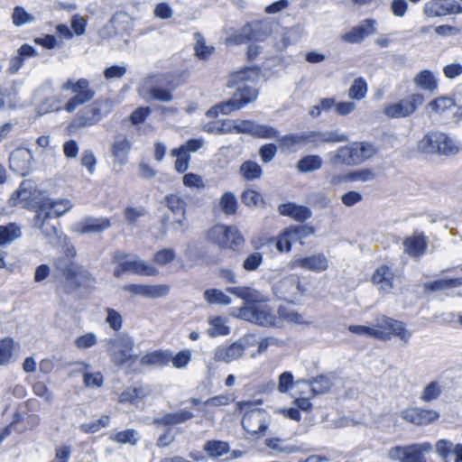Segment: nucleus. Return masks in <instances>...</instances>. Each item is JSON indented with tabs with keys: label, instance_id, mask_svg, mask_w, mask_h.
<instances>
[{
	"label": "nucleus",
	"instance_id": "36",
	"mask_svg": "<svg viewBox=\"0 0 462 462\" xmlns=\"http://www.w3.org/2000/svg\"><path fill=\"white\" fill-rule=\"evenodd\" d=\"M226 291L242 299L245 305L252 304L260 298L259 291L248 286L227 287Z\"/></svg>",
	"mask_w": 462,
	"mask_h": 462
},
{
	"label": "nucleus",
	"instance_id": "27",
	"mask_svg": "<svg viewBox=\"0 0 462 462\" xmlns=\"http://www.w3.org/2000/svg\"><path fill=\"white\" fill-rule=\"evenodd\" d=\"M394 273L387 265L378 267L373 276L372 281L374 284L379 285L380 290L390 291L393 288Z\"/></svg>",
	"mask_w": 462,
	"mask_h": 462
},
{
	"label": "nucleus",
	"instance_id": "60",
	"mask_svg": "<svg viewBox=\"0 0 462 462\" xmlns=\"http://www.w3.org/2000/svg\"><path fill=\"white\" fill-rule=\"evenodd\" d=\"M263 257L259 252L250 254L243 262V268L246 272H254L263 263Z\"/></svg>",
	"mask_w": 462,
	"mask_h": 462
},
{
	"label": "nucleus",
	"instance_id": "51",
	"mask_svg": "<svg viewBox=\"0 0 462 462\" xmlns=\"http://www.w3.org/2000/svg\"><path fill=\"white\" fill-rule=\"evenodd\" d=\"M375 173L372 169H361L348 172L343 180L346 181H371L374 180Z\"/></svg>",
	"mask_w": 462,
	"mask_h": 462
},
{
	"label": "nucleus",
	"instance_id": "33",
	"mask_svg": "<svg viewBox=\"0 0 462 462\" xmlns=\"http://www.w3.org/2000/svg\"><path fill=\"white\" fill-rule=\"evenodd\" d=\"M323 160L318 154H309L301 157L297 164L296 169L300 173H310L322 168Z\"/></svg>",
	"mask_w": 462,
	"mask_h": 462
},
{
	"label": "nucleus",
	"instance_id": "13",
	"mask_svg": "<svg viewBox=\"0 0 462 462\" xmlns=\"http://www.w3.org/2000/svg\"><path fill=\"white\" fill-rule=\"evenodd\" d=\"M273 292L280 300L294 302L305 292V289L300 285L298 275L290 274L273 285Z\"/></svg>",
	"mask_w": 462,
	"mask_h": 462
},
{
	"label": "nucleus",
	"instance_id": "44",
	"mask_svg": "<svg viewBox=\"0 0 462 462\" xmlns=\"http://www.w3.org/2000/svg\"><path fill=\"white\" fill-rule=\"evenodd\" d=\"M167 208L176 216L186 213L187 202L177 194H168L164 198Z\"/></svg>",
	"mask_w": 462,
	"mask_h": 462
},
{
	"label": "nucleus",
	"instance_id": "14",
	"mask_svg": "<svg viewBox=\"0 0 462 462\" xmlns=\"http://www.w3.org/2000/svg\"><path fill=\"white\" fill-rule=\"evenodd\" d=\"M103 118L99 106L92 104L79 110L68 125L70 133L97 125Z\"/></svg>",
	"mask_w": 462,
	"mask_h": 462
},
{
	"label": "nucleus",
	"instance_id": "20",
	"mask_svg": "<svg viewBox=\"0 0 462 462\" xmlns=\"http://www.w3.org/2000/svg\"><path fill=\"white\" fill-rule=\"evenodd\" d=\"M376 21L374 19H365L357 26L353 27L348 32L341 36L343 42L348 43H359L365 38L375 33Z\"/></svg>",
	"mask_w": 462,
	"mask_h": 462
},
{
	"label": "nucleus",
	"instance_id": "9",
	"mask_svg": "<svg viewBox=\"0 0 462 462\" xmlns=\"http://www.w3.org/2000/svg\"><path fill=\"white\" fill-rule=\"evenodd\" d=\"M62 90H70L74 96L70 97L64 106V109L71 113L79 106L91 101L95 97V91L90 88L87 79H79L77 81L69 79L62 86Z\"/></svg>",
	"mask_w": 462,
	"mask_h": 462
},
{
	"label": "nucleus",
	"instance_id": "59",
	"mask_svg": "<svg viewBox=\"0 0 462 462\" xmlns=\"http://www.w3.org/2000/svg\"><path fill=\"white\" fill-rule=\"evenodd\" d=\"M242 202L248 207L258 206L263 203V195L254 189H246L241 195Z\"/></svg>",
	"mask_w": 462,
	"mask_h": 462
},
{
	"label": "nucleus",
	"instance_id": "8",
	"mask_svg": "<svg viewBox=\"0 0 462 462\" xmlns=\"http://www.w3.org/2000/svg\"><path fill=\"white\" fill-rule=\"evenodd\" d=\"M208 239L220 248L239 250L245 245V238L234 226L216 225L208 233Z\"/></svg>",
	"mask_w": 462,
	"mask_h": 462
},
{
	"label": "nucleus",
	"instance_id": "61",
	"mask_svg": "<svg viewBox=\"0 0 462 462\" xmlns=\"http://www.w3.org/2000/svg\"><path fill=\"white\" fill-rule=\"evenodd\" d=\"M176 257L175 251L171 248H164L156 252L153 255V262L159 265H166L171 263Z\"/></svg>",
	"mask_w": 462,
	"mask_h": 462
},
{
	"label": "nucleus",
	"instance_id": "22",
	"mask_svg": "<svg viewBox=\"0 0 462 462\" xmlns=\"http://www.w3.org/2000/svg\"><path fill=\"white\" fill-rule=\"evenodd\" d=\"M132 150V143L124 135H116L111 145V154L115 164L123 166L127 163L129 153Z\"/></svg>",
	"mask_w": 462,
	"mask_h": 462
},
{
	"label": "nucleus",
	"instance_id": "24",
	"mask_svg": "<svg viewBox=\"0 0 462 462\" xmlns=\"http://www.w3.org/2000/svg\"><path fill=\"white\" fill-rule=\"evenodd\" d=\"M295 383L296 385L303 383L309 386L312 396L324 394L328 393L332 386V382L330 379L324 374H319L310 379L297 380Z\"/></svg>",
	"mask_w": 462,
	"mask_h": 462
},
{
	"label": "nucleus",
	"instance_id": "15",
	"mask_svg": "<svg viewBox=\"0 0 462 462\" xmlns=\"http://www.w3.org/2000/svg\"><path fill=\"white\" fill-rule=\"evenodd\" d=\"M241 423L246 432L260 436L268 428V414L263 409H252L244 414Z\"/></svg>",
	"mask_w": 462,
	"mask_h": 462
},
{
	"label": "nucleus",
	"instance_id": "56",
	"mask_svg": "<svg viewBox=\"0 0 462 462\" xmlns=\"http://www.w3.org/2000/svg\"><path fill=\"white\" fill-rule=\"evenodd\" d=\"M137 432L133 429L119 431L110 437V439L121 444L135 445L138 439L136 438Z\"/></svg>",
	"mask_w": 462,
	"mask_h": 462
},
{
	"label": "nucleus",
	"instance_id": "48",
	"mask_svg": "<svg viewBox=\"0 0 462 462\" xmlns=\"http://www.w3.org/2000/svg\"><path fill=\"white\" fill-rule=\"evenodd\" d=\"M278 314L282 319L289 323L300 325L307 324V322L304 320L303 316L290 307L280 306L278 309Z\"/></svg>",
	"mask_w": 462,
	"mask_h": 462
},
{
	"label": "nucleus",
	"instance_id": "35",
	"mask_svg": "<svg viewBox=\"0 0 462 462\" xmlns=\"http://www.w3.org/2000/svg\"><path fill=\"white\" fill-rule=\"evenodd\" d=\"M414 85L426 91H434L438 88V80L430 69L420 70L413 79Z\"/></svg>",
	"mask_w": 462,
	"mask_h": 462
},
{
	"label": "nucleus",
	"instance_id": "30",
	"mask_svg": "<svg viewBox=\"0 0 462 462\" xmlns=\"http://www.w3.org/2000/svg\"><path fill=\"white\" fill-rule=\"evenodd\" d=\"M124 263V270L126 272H131L139 275H148V276H155L159 273L158 269L154 266L145 263L141 259H135L133 261H125Z\"/></svg>",
	"mask_w": 462,
	"mask_h": 462
},
{
	"label": "nucleus",
	"instance_id": "53",
	"mask_svg": "<svg viewBox=\"0 0 462 462\" xmlns=\"http://www.w3.org/2000/svg\"><path fill=\"white\" fill-rule=\"evenodd\" d=\"M441 394V387L439 383L436 381L430 382L428 385L423 389L420 400L425 402H430L434 400H437Z\"/></svg>",
	"mask_w": 462,
	"mask_h": 462
},
{
	"label": "nucleus",
	"instance_id": "18",
	"mask_svg": "<svg viewBox=\"0 0 462 462\" xmlns=\"http://www.w3.org/2000/svg\"><path fill=\"white\" fill-rule=\"evenodd\" d=\"M33 156L30 150L19 148L14 150L9 157L10 169L21 176L30 173L32 169Z\"/></svg>",
	"mask_w": 462,
	"mask_h": 462
},
{
	"label": "nucleus",
	"instance_id": "46",
	"mask_svg": "<svg viewBox=\"0 0 462 462\" xmlns=\"http://www.w3.org/2000/svg\"><path fill=\"white\" fill-rule=\"evenodd\" d=\"M219 207L225 215H235L237 210V199L236 196L230 191L225 192L220 199Z\"/></svg>",
	"mask_w": 462,
	"mask_h": 462
},
{
	"label": "nucleus",
	"instance_id": "21",
	"mask_svg": "<svg viewBox=\"0 0 462 462\" xmlns=\"http://www.w3.org/2000/svg\"><path fill=\"white\" fill-rule=\"evenodd\" d=\"M245 350V344L242 340L229 346H219L215 349L214 359L217 362L230 363L240 358Z\"/></svg>",
	"mask_w": 462,
	"mask_h": 462
},
{
	"label": "nucleus",
	"instance_id": "16",
	"mask_svg": "<svg viewBox=\"0 0 462 462\" xmlns=\"http://www.w3.org/2000/svg\"><path fill=\"white\" fill-rule=\"evenodd\" d=\"M36 214L33 217V226L42 231L43 237L47 243L52 246L60 244L62 233L58 229L57 226L51 224L52 218L50 217V213H40L35 211Z\"/></svg>",
	"mask_w": 462,
	"mask_h": 462
},
{
	"label": "nucleus",
	"instance_id": "54",
	"mask_svg": "<svg viewBox=\"0 0 462 462\" xmlns=\"http://www.w3.org/2000/svg\"><path fill=\"white\" fill-rule=\"evenodd\" d=\"M14 341L10 337H5L0 341V366L10 363L13 355Z\"/></svg>",
	"mask_w": 462,
	"mask_h": 462
},
{
	"label": "nucleus",
	"instance_id": "62",
	"mask_svg": "<svg viewBox=\"0 0 462 462\" xmlns=\"http://www.w3.org/2000/svg\"><path fill=\"white\" fill-rule=\"evenodd\" d=\"M97 343V338L95 333L88 332L80 337H78L75 340V346L79 349H87Z\"/></svg>",
	"mask_w": 462,
	"mask_h": 462
},
{
	"label": "nucleus",
	"instance_id": "52",
	"mask_svg": "<svg viewBox=\"0 0 462 462\" xmlns=\"http://www.w3.org/2000/svg\"><path fill=\"white\" fill-rule=\"evenodd\" d=\"M171 287L167 284L149 285L145 284L144 298L158 299L167 296Z\"/></svg>",
	"mask_w": 462,
	"mask_h": 462
},
{
	"label": "nucleus",
	"instance_id": "28",
	"mask_svg": "<svg viewBox=\"0 0 462 462\" xmlns=\"http://www.w3.org/2000/svg\"><path fill=\"white\" fill-rule=\"evenodd\" d=\"M246 31L249 32L251 41L263 42L271 35L273 28L269 23L254 21L245 23Z\"/></svg>",
	"mask_w": 462,
	"mask_h": 462
},
{
	"label": "nucleus",
	"instance_id": "58",
	"mask_svg": "<svg viewBox=\"0 0 462 462\" xmlns=\"http://www.w3.org/2000/svg\"><path fill=\"white\" fill-rule=\"evenodd\" d=\"M171 156L176 157L174 168L179 173L185 172L189 168V162L190 160L189 154H185L178 151L177 148L171 150Z\"/></svg>",
	"mask_w": 462,
	"mask_h": 462
},
{
	"label": "nucleus",
	"instance_id": "19",
	"mask_svg": "<svg viewBox=\"0 0 462 462\" xmlns=\"http://www.w3.org/2000/svg\"><path fill=\"white\" fill-rule=\"evenodd\" d=\"M401 416L407 422L421 426L437 420L439 418V413L430 409L411 407L404 409Z\"/></svg>",
	"mask_w": 462,
	"mask_h": 462
},
{
	"label": "nucleus",
	"instance_id": "37",
	"mask_svg": "<svg viewBox=\"0 0 462 462\" xmlns=\"http://www.w3.org/2000/svg\"><path fill=\"white\" fill-rule=\"evenodd\" d=\"M204 452L211 458H217L227 454L230 450L229 444L223 440H207L203 446Z\"/></svg>",
	"mask_w": 462,
	"mask_h": 462
},
{
	"label": "nucleus",
	"instance_id": "26",
	"mask_svg": "<svg viewBox=\"0 0 462 462\" xmlns=\"http://www.w3.org/2000/svg\"><path fill=\"white\" fill-rule=\"evenodd\" d=\"M111 226L107 217H87L79 224V231L82 234L100 233Z\"/></svg>",
	"mask_w": 462,
	"mask_h": 462
},
{
	"label": "nucleus",
	"instance_id": "49",
	"mask_svg": "<svg viewBox=\"0 0 462 462\" xmlns=\"http://www.w3.org/2000/svg\"><path fill=\"white\" fill-rule=\"evenodd\" d=\"M265 445L270 449L286 454H291L298 450L296 447L288 445L284 439L279 438L266 439Z\"/></svg>",
	"mask_w": 462,
	"mask_h": 462
},
{
	"label": "nucleus",
	"instance_id": "10",
	"mask_svg": "<svg viewBox=\"0 0 462 462\" xmlns=\"http://www.w3.org/2000/svg\"><path fill=\"white\" fill-rule=\"evenodd\" d=\"M258 94L259 92L256 88L242 83L236 88L235 93L228 100L218 103L221 114L228 115L243 108L248 104L254 102L258 97Z\"/></svg>",
	"mask_w": 462,
	"mask_h": 462
},
{
	"label": "nucleus",
	"instance_id": "40",
	"mask_svg": "<svg viewBox=\"0 0 462 462\" xmlns=\"http://www.w3.org/2000/svg\"><path fill=\"white\" fill-rule=\"evenodd\" d=\"M204 299L209 304L227 306L232 303L231 298L218 289L206 290Z\"/></svg>",
	"mask_w": 462,
	"mask_h": 462
},
{
	"label": "nucleus",
	"instance_id": "43",
	"mask_svg": "<svg viewBox=\"0 0 462 462\" xmlns=\"http://www.w3.org/2000/svg\"><path fill=\"white\" fill-rule=\"evenodd\" d=\"M20 227L14 223L0 226V245L10 244L16 238L20 237Z\"/></svg>",
	"mask_w": 462,
	"mask_h": 462
},
{
	"label": "nucleus",
	"instance_id": "4",
	"mask_svg": "<svg viewBox=\"0 0 462 462\" xmlns=\"http://www.w3.org/2000/svg\"><path fill=\"white\" fill-rule=\"evenodd\" d=\"M377 153L374 144L367 142H355L339 147L331 154L330 162L334 165L354 166L371 159Z\"/></svg>",
	"mask_w": 462,
	"mask_h": 462
},
{
	"label": "nucleus",
	"instance_id": "17",
	"mask_svg": "<svg viewBox=\"0 0 462 462\" xmlns=\"http://www.w3.org/2000/svg\"><path fill=\"white\" fill-rule=\"evenodd\" d=\"M423 11L428 17H442L448 14H461L462 7L456 1L430 0L424 5Z\"/></svg>",
	"mask_w": 462,
	"mask_h": 462
},
{
	"label": "nucleus",
	"instance_id": "6",
	"mask_svg": "<svg viewBox=\"0 0 462 462\" xmlns=\"http://www.w3.org/2000/svg\"><path fill=\"white\" fill-rule=\"evenodd\" d=\"M420 152L430 154L453 155L458 152V147L446 134L439 131L429 132L419 142Z\"/></svg>",
	"mask_w": 462,
	"mask_h": 462
},
{
	"label": "nucleus",
	"instance_id": "47",
	"mask_svg": "<svg viewBox=\"0 0 462 462\" xmlns=\"http://www.w3.org/2000/svg\"><path fill=\"white\" fill-rule=\"evenodd\" d=\"M366 93L367 84L365 80L362 77L355 79L348 89V97L354 100H361L365 97Z\"/></svg>",
	"mask_w": 462,
	"mask_h": 462
},
{
	"label": "nucleus",
	"instance_id": "11",
	"mask_svg": "<svg viewBox=\"0 0 462 462\" xmlns=\"http://www.w3.org/2000/svg\"><path fill=\"white\" fill-rule=\"evenodd\" d=\"M425 97L420 93H413L396 103L386 106L383 113L390 118H403L414 114L423 105Z\"/></svg>",
	"mask_w": 462,
	"mask_h": 462
},
{
	"label": "nucleus",
	"instance_id": "38",
	"mask_svg": "<svg viewBox=\"0 0 462 462\" xmlns=\"http://www.w3.org/2000/svg\"><path fill=\"white\" fill-rule=\"evenodd\" d=\"M455 106L456 102L453 97L449 96H440L432 99L427 105V108L438 115H441Z\"/></svg>",
	"mask_w": 462,
	"mask_h": 462
},
{
	"label": "nucleus",
	"instance_id": "63",
	"mask_svg": "<svg viewBox=\"0 0 462 462\" xmlns=\"http://www.w3.org/2000/svg\"><path fill=\"white\" fill-rule=\"evenodd\" d=\"M454 445L452 441L448 439H439L436 443V451L438 455L444 460V462H448V457L453 452Z\"/></svg>",
	"mask_w": 462,
	"mask_h": 462
},
{
	"label": "nucleus",
	"instance_id": "45",
	"mask_svg": "<svg viewBox=\"0 0 462 462\" xmlns=\"http://www.w3.org/2000/svg\"><path fill=\"white\" fill-rule=\"evenodd\" d=\"M286 229L279 234L277 237L268 239L269 244H275V247L279 253H289L291 250L293 241Z\"/></svg>",
	"mask_w": 462,
	"mask_h": 462
},
{
	"label": "nucleus",
	"instance_id": "34",
	"mask_svg": "<svg viewBox=\"0 0 462 462\" xmlns=\"http://www.w3.org/2000/svg\"><path fill=\"white\" fill-rule=\"evenodd\" d=\"M171 360V352L169 350H155L144 355L141 358L143 365L165 366Z\"/></svg>",
	"mask_w": 462,
	"mask_h": 462
},
{
	"label": "nucleus",
	"instance_id": "1",
	"mask_svg": "<svg viewBox=\"0 0 462 462\" xmlns=\"http://www.w3.org/2000/svg\"><path fill=\"white\" fill-rule=\"evenodd\" d=\"M11 199H17L20 202H23L24 206L32 207L40 213H50V217L52 219L63 216L73 207L69 199L52 200L50 198H42V192L31 180H23Z\"/></svg>",
	"mask_w": 462,
	"mask_h": 462
},
{
	"label": "nucleus",
	"instance_id": "39",
	"mask_svg": "<svg viewBox=\"0 0 462 462\" xmlns=\"http://www.w3.org/2000/svg\"><path fill=\"white\" fill-rule=\"evenodd\" d=\"M291 236V240L303 244L302 240L315 233V227L309 225L291 226L285 228Z\"/></svg>",
	"mask_w": 462,
	"mask_h": 462
},
{
	"label": "nucleus",
	"instance_id": "32",
	"mask_svg": "<svg viewBox=\"0 0 462 462\" xmlns=\"http://www.w3.org/2000/svg\"><path fill=\"white\" fill-rule=\"evenodd\" d=\"M404 251L411 257L423 254L427 248L426 238L423 235L407 237L403 241Z\"/></svg>",
	"mask_w": 462,
	"mask_h": 462
},
{
	"label": "nucleus",
	"instance_id": "55",
	"mask_svg": "<svg viewBox=\"0 0 462 462\" xmlns=\"http://www.w3.org/2000/svg\"><path fill=\"white\" fill-rule=\"evenodd\" d=\"M12 19L15 26H22L25 23H32L35 20L34 16L27 13L22 6L14 7Z\"/></svg>",
	"mask_w": 462,
	"mask_h": 462
},
{
	"label": "nucleus",
	"instance_id": "25",
	"mask_svg": "<svg viewBox=\"0 0 462 462\" xmlns=\"http://www.w3.org/2000/svg\"><path fill=\"white\" fill-rule=\"evenodd\" d=\"M194 418V413L188 410H180L176 412L166 413L153 420V424L160 426H173L185 423Z\"/></svg>",
	"mask_w": 462,
	"mask_h": 462
},
{
	"label": "nucleus",
	"instance_id": "42",
	"mask_svg": "<svg viewBox=\"0 0 462 462\" xmlns=\"http://www.w3.org/2000/svg\"><path fill=\"white\" fill-rule=\"evenodd\" d=\"M239 171L246 180L260 179L263 173L261 166L254 161H245L240 166Z\"/></svg>",
	"mask_w": 462,
	"mask_h": 462
},
{
	"label": "nucleus",
	"instance_id": "57",
	"mask_svg": "<svg viewBox=\"0 0 462 462\" xmlns=\"http://www.w3.org/2000/svg\"><path fill=\"white\" fill-rule=\"evenodd\" d=\"M251 42L249 32H245V24L239 30L234 32L226 38V45H241Z\"/></svg>",
	"mask_w": 462,
	"mask_h": 462
},
{
	"label": "nucleus",
	"instance_id": "64",
	"mask_svg": "<svg viewBox=\"0 0 462 462\" xmlns=\"http://www.w3.org/2000/svg\"><path fill=\"white\" fill-rule=\"evenodd\" d=\"M191 360V352L189 349L180 350L175 356H171L173 366L181 369L187 366Z\"/></svg>",
	"mask_w": 462,
	"mask_h": 462
},
{
	"label": "nucleus",
	"instance_id": "23",
	"mask_svg": "<svg viewBox=\"0 0 462 462\" xmlns=\"http://www.w3.org/2000/svg\"><path fill=\"white\" fill-rule=\"evenodd\" d=\"M296 266L315 273H321L328 269V261L324 254H315L310 256L296 259L293 261L291 267Z\"/></svg>",
	"mask_w": 462,
	"mask_h": 462
},
{
	"label": "nucleus",
	"instance_id": "31",
	"mask_svg": "<svg viewBox=\"0 0 462 462\" xmlns=\"http://www.w3.org/2000/svg\"><path fill=\"white\" fill-rule=\"evenodd\" d=\"M462 287V277L461 278H445L439 279L432 282L424 283V290L426 291H449Z\"/></svg>",
	"mask_w": 462,
	"mask_h": 462
},
{
	"label": "nucleus",
	"instance_id": "12",
	"mask_svg": "<svg viewBox=\"0 0 462 462\" xmlns=\"http://www.w3.org/2000/svg\"><path fill=\"white\" fill-rule=\"evenodd\" d=\"M300 145H310L312 148H318L324 143H343L348 140L346 134L338 130L319 131L311 130L300 133Z\"/></svg>",
	"mask_w": 462,
	"mask_h": 462
},
{
	"label": "nucleus",
	"instance_id": "7",
	"mask_svg": "<svg viewBox=\"0 0 462 462\" xmlns=\"http://www.w3.org/2000/svg\"><path fill=\"white\" fill-rule=\"evenodd\" d=\"M106 350L111 361L116 365H123L132 359L134 340L126 333L116 334L105 341Z\"/></svg>",
	"mask_w": 462,
	"mask_h": 462
},
{
	"label": "nucleus",
	"instance_id": "41",
	"mask_svg": "<svg viewBox=\"0 0 462 462\" xmlns=\"http://www.w3.org/2000/svg\"><path fill=\"white\" fill-rule=\"evenodd\" d=\"M210 328L208 329V335L211 337L226 336L230 333V328L226 325L225 319L221 316L212 317L208 319Z\"/></svg>",
	"mask_w": 462,
	"mask_h": 462
},
{
	"label": "nucleus",
	"instance_id": "29",
	"mask_svg": "<svg viewBox=\"0 0 462 462\" xmlns=\"http://www.w3.org/2000/svg\"><path fill=\"white\" fill-rule=\"evenodd\" d=\"M152 392V388L149 385L127 388L119 395V402L122 403H136L151 395Z\"/></svg>",
	"mask_w": 462,
	"mask_h": 462
},
{
	"label": "nucleus",
	"instance_id": "5",
	"mask_svg": "<svg viewBox=\"0 0 462 462\" xmlns=\"http://www.w3.org/2000/svg\"><path fill=\"white\" fill-rule=\"evenodd\" d=\"M238 317L250 323L266 328H280L281 320L271 307L258 300L239 309Z\"/></svg>",
	"mask_w": 462,
	"mask_h": 462
},
{
	"label": "nucleus",
	"instance_id": "50",
	"mask_svg": "<svg viewBox=\"0 0 462 462\" xmlns=\"http://www.w3.org/2000/svg\"><path fill=\"white\" fill-rule=\"evenodd\" d=\"M252 136L262 139H276L279 137V131L271 125L255 122Z\"/></svg>",
	"mask_w": 462,
	"mask_h": 462
},
{
	"label": "nucleus",
	"instance_id": "3",
	"mask_svg": "<svg viewBox=\"0 0 462 462\" xmlns=\"http://www.w3.org/2000/svg\"><path fill=\"white\" fill-rule=\"evenodd\" d=\"M181 83L180 75L175 72L153 74L144 79L139 92L146 101L168 103L173 99L171 91Z\"/></svg>",
	"mask_w": 462,
	"mask_h": 462
},
{
	"label": "nucleus",
	"instance_id": "2",
	"mask_svg": "<svg viewBox=\"0 0 462 462\" xmlns=\"http://www.w3.org/2000/svg\"><path fill=\"white\" fill-rule=\"evenodd\" d=\"M75 255L76 249L71 246L67 249L66 255L56 258L53 263L57 277L62 279V290L66 294H72L80 287L96 282V278L85 266L69 257Z\"/></svg>",
	"mask_w": 462,
	"mask_h": 462
}]
</instances>
